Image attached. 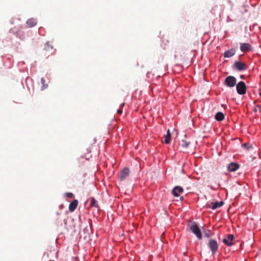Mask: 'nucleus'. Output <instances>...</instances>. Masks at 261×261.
I'll return each mask as SVG.
<instances>
[{"label":"nucleus","instance_id":"1","mask_svg":"<svg viewBox=\"0 0 261 261\" xmlns=\"http://www.w3.org/2000/svg\"><path fill=\"white\" fill-rule=\"evenodd\" d=\"M190 229L196 236L199 240H201L202 239L201 230L196 223L194 222L190 225Z\"/></svg>","mask_w":261,"mask_h":261},{"label":"nucleus","instance_id":"2","mask_svg":"<svg viewBox=\"0 0 261 261\" xmlns=\"http://www.w3.org/2000/svg\"><path fill=\"white\" fill-rule=\"evenodd\" d=\"M236 88L237 92L240 95H244L246 93V86L244 82H239L236 85Z\"/></svg>","mask_w":261,"mask_h":261},{"label":"nucleus","instance_id":"3","mask_svg":"<svg viewBox=\"0 0 261 261\" xmlns=\"http://www.w3.org/2000/svg\"><path fill=\"white\" fill-rule=\"evenodd\" d=\"M208 247L211 249L213 254L216 253L218 249V245L216 240L214 239L210 240L208 244Z\"/></svg>","mask_w":261,"mask_h":261},{"label":"nucleus","instance_id":"4","mask_svg":"<svg viewBox=\"0 0 261 261\" xmlns=\"http://www.w3.org/2000/svg\"><path fill=\"white\" fill-rule=\"evenodd\" d=\"M236 79L232 76L226 77L224 81L225 84L229 87H233L236 85Z\"/></svg>","mask_w":261,"mask_h":261},{"label":"nucleus","instance_id":"5","mask_svg":"<svg viewBox=\"0 0 261 261\" xmlns=\"http://www.w3.org/2000/svg\"><path fill=\"white\" fill-rule=\"evenodd\" d=\"M234 236L231 234H229L226 236V237L223 239V243L228 246H232L234 241Z\"/></svg>","mask_w":261,"mask_h":261},{"label":"nucleus","instance_id":"6","mask_svg":"<svg viewBox=\"0 0 261 261\" xmlns=\"http://www.w3.org/2000/svg\"><path fill=\"white\" fill-rule=\"evenodd\" d=\"M233 66L239 71L246 70L247 69V66L246 64L239 61L235 62Z\"/></svg>","mask_w":261,"mask_h":261},{"label":"nucleus","instance_id":"7","mask_svg":"<svg viewBox=\"0 0 261 261\" xmlns=\"http://www.w3.org/2000/svg\"><path fill=\"white\" fill-rule=\"evenodd\" d=\"M240 50L244 53H247L252 50V46L247 43L240 44Z\"/></svg>","mask_w":261,"mask_h":261},{"label":"nucleus","instance_id":"8","mask_svg":"<svg viewBox=\"0 0 261 261\" xmlns=\"http://www.w3.org/2000/svg\"><path fill=\"white\" fill-rule=\"evenodd\" d=\"M129 170L128 168H125L123 169L120 173L119 177L120 180H123L129 175Z\"/></svg>","mask_w":261,"mask_h":261},{"label":"nucleus","instance_id":"9","mask_svg":"<svg viewBox=\"0 0 261 261\" xmlns=\"http://www.w3.org/2000/svg\"><path fill=\"white\" fill-rule=\"evenodd\" d=\"M240 165L236 163H231L227 166V169L230 172H234L238 170Z\"/></svg>","mask_w":261,"mask_h":261},{"label":"nucleus","instance_id":"10","mask_svg":"<svg viewBox=\"0 0 261 261\" xmlns=\"http://www.w3.org/2000/svg\"><path fill=\"white\" fill-rule=\"evenodd\" d=\"M183 192V189L182 187L179 186H176L172 190V194L175 197H178L179 196L178 193H182Z\"/></svg>","mask_w":261,"mask_h":261},{"label":"nucleus","instance_id":"11","mask_svg":"<svg viewBox=\"0 0 261 261\" xmlns=\"http://www.w3.org/2000/svg\"><path fill=\"white\" fill-rule=\"evenodd\" d=\"M78 204L77 200L74 199L73 200L69 205V210L70 212H73L77 207Z\"/></svg>","mask_w":261,"mask_h":261},{"label":"nucleus","instance_id":"12","mask_svg":"<svg viewBox=\"0 0 261 261\" xmlns=\"http://www.w3.org/2000/svg\"><path fill=\"white\" fill-rule=\"evenodd\" d=\"M236 51L235 49L233 48H231L229 50L225 51L224 54V57L225 58H230L232 57L235 54Z\"/></svg>","mask_w":261,"mask_h":261},{"label":"nucleus","instance_id":"13","mask_svg":"<svg viewBox=\"0 0 261 261\" xmlns=\"http://www.w3.org/2000/svg\"><path fill=\"white\" fill-rule=\"evenodd\" d=\"M211 204H212V209L215 210L222 206L224 204V202L223 201H221L220 202H215L214 203H212Z\"/></svg>","mask_w":261,"mask_h":261},{"label":"nucleus","instance_id":"14","mask_svg":"<svg viewBox=\"0 0 261 261\" xmlns=\"http://www.w3.org/2000/svg\"><path fill=\"white\" fill-rule=\"evenodd\" d=\"M215 118L217 121H221L224 119V115L222 112H218L216 114Z\"/></svg>","mask_w":261,"mask_h":261},{"label":"nucleus","instance_id":"15","mask_svg":"<svg viewBox=\"0 0 261 261\" xmlns=\"http://www.w3.org/2000/svg\"><path fill=\"white\" fill-rule=\"evenodd\" d=\"M171 134L169 129H168L167 134L164 139V142L166 144H169L170 142Z\"/></svg>","mask_w":261,"mask_h":261},{"label":"nucleus","instance_id":"16","mask_svg":"<svg viewBox=\"0 0 261 261\" xmlns=\"http://www.w3.org/2000/svg\"><path fill=\"white\" fill-rule=\"evenodd\" d=\"M27 23L30 27H32L36 24L37 21L35 19H30L27 21Z\"/></svg>","mask_w":261,"mask_h":261},{"label":"nucleus","instance_id":"17","mask_svg":"<svg viewBox=\"0 0 261 261\" xmlns=\"http://www.w3.org/2000/svg\"><path fill=\"white\" fill-rule=\"evenodd\" d=\"M90 205L91 207H97L98 206L97 201L96 200H95L94 198H91L90 200Z\"/></svg>","mask_w":261,"mask_h":261},{"label":"nucleus","instance_id":"18","mask_svg":"<svg viewBox=\"0 0 261 261\" xmlns=\"http://www.w3.org/2000/svg\"><path fill=\"white\" fill-rule=\"evenodd\" d=\"M181 145L184 148H187L189 145V142L186 140L182 139L181 141Z\"/></svg>","mask_w":261,"mask_h":261},{"label":"nucleus","instance_id":"19","mask_svg":"<svg viewBox=\"0 0 261 261\" xmlns=\"http://www.w3.org/2000/svg\"><path fill=\"white\" fill-rule=\"evenodd\" d=\"M203 233H204V236L206 237V238H210L212 234L211 233V232L210 231V230H203Z\"/></svg>","mask_w":261,"mask_h":261},{"label":"nucleus","instance_id":"20","mask_svg":"<svg viewBox=\"0 0 261 261\" xmlns=\"http://www.w3.org/2000/svg\"><path fill=\"white\" fill-rule=\"evenodd\" d=\"M50 48L52 49V46L49 45V42H46L45 45L44 49L48 50H49Z\"/></svg>","mask_w":261,"mask_h":261},{"label":"nucleus","instance_id":"21","mask_svg":"<svg viewBox=\"0 0 261 261\" xmlns=\"http://www.w3.org/2000/svg\"><path fill=\"white\" fill-rule=\"evenodd\" d=\"M124 105V103L121 105V109L118 110L117 111L118 114H121L122 113V108H123Z\"/></svg>","mask_w":261,"mask_h":261},{"label":"nucleus","instance_id":"22","mask_svg":"<svg viewBox=\"0 0 261 261\" xmlns=\"http://www.w3.org/2000/svg\"><path fill=\"white\" fill-rule=\"evenodd\" d=\"M66 195L69 198H72L73 197V194L72 193H66Z\"/></svg>","mask_w":261,"mask_h":261},{"label":"nucleus","instance_id":"23","mask_svg":"<svg viewBox=\"0 0 261 261\" xmlns=\"http://www.w3.org/2000/svg\"><path fill=\"white\" fill-rule=\"evenodd\" d=\"M243 147L245 148H246L247 149H249V147L248 146V145L246 144V143H244L243 144ZM250 147H252V145H250Z\"/></svg>","mask_w":261,"mask_h":261},{"label":"nucleus","instance_id":"24","mask_svg":"<svg viewBox=\"0 0 261 261\" xmlns=\"http://www.w3.org/2000/svg\"><path fill=\"white\" fill-rule=\"evenodd\" d=\"M257 108H259L260 111H261V110H260V106L259 105H257L256 107L254 108V111L255 112H256L257 111Z\"/></svg>","mask_w":261,"mask_h":261},{"label":"nucleus","instance_id":"25","mask_svg":"<svg viewBox=\"0 0 261 261\" xmlns=\"http://www.w3.org/2000/svg\"><path fill=\"white\" fill-rule=\"evenodd\" d=\"M41 82L42 84L44 85L45 80L44 78H41Z\"/></svg>","mask_w":261,"mask_h":261},{"label":"nucleus","instance_id":"26","mask_svg":"<svg viewBox=\"0 0 261 261\" xmlns=\"http://www.w3.org/2000/svg\"><path fill=\"white\" fill-rule=\"evenodd\" d=\"M240 77L242 79H243L244 78V75H241Z\"/></svg>","mask_w":261,"mask_h":261},{"label":"nucleus","instance_id":"27","mask_svg":"<svg viewBox=\"0 0 261 261\" xmlns=\"http://www.w3.org/2000/svg\"><path fill=\"white\" fill-rule=\"evenodd\" d=\"M259 95L261 97V89H260V92L259 93Z\"/></svg>","mask_w":261,"mask_h":261}]
</instances>
